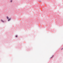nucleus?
Instances as JSON below:
<instances>
[{
    "label": "nucleus",
    "mask_w": 63,
    "mask_h": 63,
    "mask_svg": "<svg viewBox=\"0 0 63 63\" xmlns=\"http://www.w3.org/2000/svg\"><path fill=\"white\" fill-rule=\"evenodd\" d=\"M7 19H8V21H10V20H11V18H10L9 19V17L8 16H7Z\"/></svg>",
    "instance_id": "f257e3e1"
},
{
    "label": "nucleus",
    "mask_w": 63,
    "mask_h": 63,
    "mask_svg": "<svg viewBox=\"0 0 63 63\" xmlns=\"http://www.w3.org/2000/svg\"><path fill=\"white\" fill-rule=\"evenodd\" d=\"M1 20L2 22H4V21L2 19H1Z\"/></svg>",
    "instance_id": "f03ea898"
},
{
    "label": "nucleus",
    "mask_w": 63,
    "mask_h": 63,
    "mask_svg": "<svg viewBox=\"0 0 63 63\" xmlns=\"http://www.w3.org/2000/svg\"><path fill=\"white\" fill-rule=\"evenodd\" d=\"M13 2V1L12 0H11V3H12V2Z\"/></svg>",
    "instance_id": "7ed1b4c3"
},
{
    "label": "nucleus",
    "mask_w": 63,
    "mask_h": 63,
    "mask_svg": "<svg viewBox=\"0 0 63 63\" xmlns=\"http://www.w3.org/2000/svg\"><path fill=\"white\" fill-rule=\"evenodd\" d=\"M16 37H17V36L16 35Z\"/></svg>",
    "instance_id": "20e7f679"
}]
</instances>
